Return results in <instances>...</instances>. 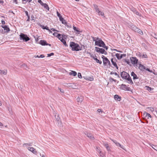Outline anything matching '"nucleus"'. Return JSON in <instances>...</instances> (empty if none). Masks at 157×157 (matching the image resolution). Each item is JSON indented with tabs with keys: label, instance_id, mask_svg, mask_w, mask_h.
<instances>
[{
	"label": "nucleus",
	"instance_id": "f257e3e1",
	"mask_svg": "<svg viewBox=\"0 0 157 157\" xmlns=\"http://www.w3.org/2000/svg\"><path fill=\"white\" fill-rule=\"evenodd\" d=\"M70 47L72 51H78L81 50L79 45L74 42H70Z\"/></svg>",
	"mask_w": 157,
	"mask_h": 157
},
{
	"label": "nucleus",
	"instance_id": "f03ea898",
	"mask_svg": "<svg viewBox=\"0 0 157 157\" xmlns=\"http://www.w3.org/2000/svg\"><path fill=\"white\" fill-rule=\"evenodd\" d=\"M19 36L20 40H22L25 42H27L30 39L26 34L22 33H20Z\"/></svg>",
	"mask_w": 157,
	"mask_h": 157
},
{
	"label": "nucleus",
	"instance_id": "7ed1b4c3",
	"mask_svg": "<svg viewBox=\"0 0 157 157\" xmlns=\"http://www.w3.org/2000/svg\"><path fill=\"white\" fill-rule=\"evenodd\" d=\"M53 114L58 124L59 125H61L62 122L59 115V114L57 115V114L55 112L53 113Z\"/></svg>",
	"mask_w": 157,
	"mask_h": 157
},
{
	"label": "nucleus",
	"instance_id": "20e7f679",
	"mask_svg": "<svg viewBox=\"0 0 157 157\" xmlns=\"http://www.w3.org/2000/svg\"><path fill=\"white\" fill-rule=\"evenodd\" d=\"M95 45L100 47H102L103 46H105V44L101 39H100L95 41Z\"/></svg>",
	"mask_w": 157,
	"mask_h": 157
},
{
	"label": "nucleus",
	"instance_id": "39448f33",
	"mask_svg": "<svg viewBox=\"0 0 157 157\" xmlns=\"http://www.w3.org/2000/svg\"><path fill=\"white\" fill-rule=\"evenodd\" d=\"M130 60L132 63L134 65V66H137V64L138 62V59L136 57H130Z\"/></svg>",
	"mask_w": 157,
	"mask_h": 157
},
{
	"label": "nucleus",
	"instance_id": "423d86ee",
	"mask_svg": "<svg viewBox=\"0 0 157 157\" xmlns=\"http://www.w3.org/2000/svg\"><path fill=\"white\" fill-rule=\"evenodd\" d=\"M95 50L97 52H99L101 54H104L105 55H107V52L105 51V49L102 48L95 47Z\"/></svg>",
	"mask_w": 157,
	"mask_h": 157
},
{
	"label": "nucleus",
	"instance_id": "0eeeda50",
	"mask_svg": "<svg viewBox=\"0 0 157 157\" xmlns=\"http://www.w3.org/2000/svg\"><path fill=\"white\" fill-rule=\"evenodd\" d=\"M120 75L122 78L124 79H125L127 78V77L129 74L125 71H123L121 72Z\"/></svg>",
	"mask_w": 157,
	"mask_h": 157
},
{
	"label": "nucleus",
	"instance_id": "6e6552de",
	"mask_svg": "<svg viewBox=\"0 0 157 157\" xmlns=\"http://www.w3.org/2000/svg\"><path fill=\"white\" fill-rule=\"evenodd\" d=\"M39 44L42 46L49 45L51 46V44L48 43L46 41L44 40H41L40 41Z\"/></svg>",
	"mask_w": 157,
	"mask_h": 157
},
{
	"label": "nucleus",
	"instance_id": "1a4fd4ad",
	"mask_svg": "<svg viewBox=\"0 0 157 157\" xmlns=\"http://www.w3.org/2000/svg\"><path fill=\"white\" fill-rule=\"evenodd\" d=\"M120 89L123 90H126L127 91L130 90V88L129 87H127L126 85L124 84H121L120 87Z\"/></svg>",
	"mask_w": 157,
	"mask_h": 157
},
{
	"label": "nucleus",
	"instance_id": "9d476101",
	"mask_svg": "<svg viewBox=\"0 0 157 157\" xmlns=\"http://www.w3.org/2000/svg\"><path fill=\"white\" fill-rule=\"evenodd\" d=\"M85 135H86L88 137H89L92 140H94V137L91 133H88L86 132H85Z\"/></svg>",
	"mask_w": 157,
	"mask_h": 157
},
{
	"label": "nucleus",
	"instance_id": "9b49d317",
	"mask_svg": "<svg viewBox=\"0 0 157 157\" xmlns=\"http://www.w3.org/2000/svg\"><path fill=\"white\" fill-rule=\"evenodd\" d=\"M66 38L65 37V35H62V38L61 39V41L62 42L63 44L66 46V47H68V45L66 43V40L63 39Z\"/></svg>",
	"mask_w": 157,
	"mask_h": 157
},
{
	"label": "nucleus",
	"instance_id": "f8f14e48",
	"mask_svg": "<svg viewBox=\"0 0 157 157\" xmlns=\"http://www.w3.org/2000/svg\"><path fill=\"white\" fill-rule=\"evenodd\" d=\"M1 27L4 29L5 32L8 33L10 31V29L7 25H1Z\"/></svg>",
	"mask_w": 157,
	"mask_h": 157
},
{
	"label": "nucleus",
	"instance_id": "ddd939ff",
	"mask_svg": "<svg viewBox=\"0 0 157 157\" xmlns=\"http://www.w3.org/2000/svg\"><path fill=\"white\" fill-rule=\"evenodd\" d=\"M28 149L29 150L35 154H36L37 153L36 149L33 147H29L28 148Z\"/></svg>",
	"mask_w": 157,
	"mask_h": 157
},
{
	"label": "nucleus",
	"instance_id": "4468645a",
	"mask_svg": "<svg viewBox=\"0 0 157 157\" xmlns=\"http://www.w3.org/2000/svg\"><path fill=\"white\" fill-rule=\"evenodd\" d=\"M131 75L133 77V80L139 78V77L137 76L136 75L133 71H132L131 72Z\"/></svg>",
	"mask_w": 157,
	"mask_h": 157
},
{
	"label": "nucleus",
	"instance_id": "2eb2a0df",
	"mask_svg": "<svg viewBox=\"0 0 157 157\" xmlns=\"http://www.w3.org/2000/svg\"><path fill=\"white\" fill-rule=\"evenodd\" d=\"M125 79L127 80L129 82H128V83L131 84H133V82H132L131 78L129 75L128 76H127V78Z\"/></svg>",
	"mask_w": 157,
	"mask_h": 157
},
{
	"label": "nucleus",
	"instance_id": "dca6fc26",
	"mask_svg": "<svg viewBox=\"0 0 157 157\" xmlns=\"http://www.w3.org/2000/svg\"><path fill=\"white\" fill-rule=\"evenodd\" d=\"M139 68L141 71H144L145 69V67L141 64H140L139 66Z\"/></svg>",
	"mask_w": 157,
	"mask_h": 157
},
{
	"label": "nucleus",
	"instance_id": "f3484780",
	"mask_svg": "<svg viewBox=\"0 0 157 157\" xmlns=\"http://www.w3.org/2000/svg\"><path fill=\"white\" fill-rule=\"evenodd\" d=\"M40 26L44 29H46L50 33H52V31H51V30L49 29L48 27L47 26H44L43 25H40Z\"/></svg>",
	"mask_w": 157,
	"mask_h": 157
},
{
	"label": "nucleus",
	"instance_id": "a211bd4d",
	"mask_svg": "<svg viewBox=\"0 0 157 157\" xmlns=\"http://www.w3.org/2000/svg\"><path fill=\"white\" fill-rule=\"evenodd\" d=\"M109 61L107 57H105L104 60H103V63L104 66H106L107 64L109 62Z\"/></svg>",
	"mask_w": 157,
	"mask_h": 157
},
{
	"label": "nucleus",
	"instance_id": "6ab92c4d",
	"mask_svg": "<svg viewBox=\"0 0 157 157\" xmlns=\"http://www.w3.org/2000/svg\"><path fill=\"white\" fill-rule=\"evenodd\" d=\"M94 59V60H96V62L97 63H98L100 64H101L102 63V61H100L98 59L97 57L96 56V55H95V57Z\"/></svg>",
	"mask_w": 157,
	"mask_h": 157
},
{
	"label": "nucleus",
	"instance_id": "aec40b11",
	"mask_svg": "<svg viewBox=\"0 0 157 157\" xmlns=\"http://www.w3.org/2000/svg\"><path fill=\"white\" fill-rule=\"evenodd\" d=\"M114 98L115 100H117L118 101H120L121 100V97L120 96H119L118 95H115L114 96Z\"/></svg>",
	"mask_w": 157,
	"mask_h": 157
},
{
	"label": "nucleus",
	"instance_id": "412c9836",
	"mask_svg": "<svg viewBox=\"0 0 157 157\" xmlns=\"http://www.w3.org/2000/svg\"><path fill=\"white\" fill-rule=\"evenodd\" d=\"M143 116L145 117H148L147 118V119L149 117H151V116L149 113H147L146 112H145L144 113Z\"/></svg>",
	"mask_w": 157,
	"mask_h": 157
},
{
	"label": "nucleus",
	"instance_id": "4be33fe9",
	"mask_svg": "<svg viewBox=\"0 0 157 157\" xmlns=\"http://www.w3.org/2000/svg\"><path fill=\"white\" fill-rule=\"evenodd\" d=\"M77 101L78 102H82V100H83V97L81 96H78V98H77Z\"/></svg>",
	"mask_w": 157,
	"mask_h": 157
},
{
	"label": "nucleus",
	"instance_id": "5701e85b",
	"mask_svg": "<svg viewBox=\"0 0 157 157\" xmlns=\"http://www.w3.org/2000/svg\"><path fill=\"white\" fill-rule=\"evenodd\" d=\"M131 29L134 31L135 32H136V29H137V27L136 26L134 25H132L130 26Z\"/></svg>",
	"mask_w": 157,
	"mask_h": 157
},
{
	"label": "nucleus",
	"instance_id": "b1692460",
	"mask_svg": "<svg viewBox=\"0 0 157 157\" xmlns=\"http://www.w3.org/2000/svg\"><path fill=\"white\" fill-rule=\"evenodd\" d=\"M7 73V70H0V74L2 75H6Z\"/></svg>",
	"mask_w": 157,
	"mask_h": 157
},
{
	"label": "nucleus",
	"instance_id": "393cba45",
	"mask_svg": "<svg viewBox=\"0 0 157 157\" xmlns=\"http://www.w3.org/2000/svg\"><path fill=\"white\" fill-rule=\"evenodd\" d=\"M83 78H84L85 79L91 81H93L94 80V78L93 77H83Z\"/></svg>",
	"mask_w": 157,
	"mask_h": 157
},
{
	"label": "nucleus",
	"instance_id": "a878e982",
	"mask_svg": "<svg viewBox=\"0 0 157 157\" xmlns=\"http://www.w3.org/2000/svg\"><path fill=\"white\" fill-rule=\"evenodd\" d=\"M69 74L71 75L75 76L77 75V72L75 71H72L70 72Z\"/></svg>",
	"mask_w": 157,
	"mask_h": 157
},
{
	"label": "nucleus",
	"instance_id": "bb28decb",
	"mask_svg": "<svg viewBox=\"0 0 157 157\" xmlns=\"http://www.w3.org/2000/svg\"><path fill=\"white\" fill-rule=\"evenodd\" d=\"M73 29L74 30H75V31L76 32V33L78 34H79V33H80V31L78 30L77 29V28L76 27L73 26Z\"/></svg>",
	"mask_w": 157,
	"mask_h": 157
},
{
	"label": "nucleus",
	"instance_id": "cd10ccee",
	"mask_svg": "<svg viewBox=\"0 0 157 157\" xmlns=\"http://www.w3.org/2000/svg\"><path fill=\"white\" fill-rule=\"evenodd\" d=\"M135 32H137L141 35H143V34L142 31L138 28H137V29H136Z\"/></svg>",
	"mask_w": 157,
	"mask_h": 157
},
{
	"label": "nucleus",
	"instance_id": "c85d7f7f",
	"mask_svg": "<svg viewBox=\"0 0 157 157\" xmlns=\"http://www.w3.org/2000/svg\"><path fill=\"white\" fill-rule=\"evenodd\" d=\"M42 6H43L45 9H46L48 10H49V8L48 7V5L44 3Z\"/></svg>",
	"mask_w": 157,
	"mask_h": 157
},
{
	"label": "nucleus",
	"instance_id": "c756f323",
	"mask_svg": "<svg viewBox=\"0 0 157 157\" xmlns=\"http://www.w3.org/2000/svg\"><path fill=\"white\" fill-rule=\"evenodd\" d=\"M130 9L134 13L135 11H136V9L133 7L132 6H131V7H129Z\"/></svg>",
	"mask_w": 157,
	"mask_h": 157
},
{
	"label": "nucleus",
	"instance_id": "7c9ffc66",
	"mask_svg": "<svg viewBox=\"0 0 157 157\" xmlns=\"http://www.w3.org/2000/svg\"><path fill=\"white\" fill-rule=\"evenodd\" d=\"M61 35L62 36V35L58 33L57 34V35H56V37L61 40L62 38V36H61Z\"/></svg>",
	"mask_w": 157,
	"mask_h": 157
},
{
	"label": "nucleus",
	"instance_id": "2f4dec72",
	"mask_svg": "<svg viewBox=\"0 0 157 157\" xmlns=\"http://www.w3.org/2000/svg\"><path fill=\"white\" fill-rule=\"evenodd\" d=\"M115 144H116V145L117 146H119L122 149H124L123 146L121 145V144L118 142H117V143H116Z\"/></svg>",
	"mask_w": 157,
	"mask_h": 157
},
{
	"label": "nucleus",
	"instance_id": "473e14b6",
	"mask_svg": "<svg viewBox=\"0 0 157 157\" xmlns=\"http://www.w3.org/2000/svg\"><path fill=\"white\" fill-rule=\"evenodd\" d=\"M140 56L143 58H147V56L146 54H143V55H140Z\"/></svg>",
	"mask_w": 157,
	"mask_h": 157
},
{
	"label": "nucleus",
	"instance_id": "72a5a7b5",
	"mask_svg": "<svg viewBox=\"0 0 157 157\" xmlns=\"http://www.w3.org/2000/svg\"><path fill=\"white\" fill-rule=\"evenodd\" d=\"M104 146L106 147V148L107 150L108 151H109L110 150V148L109 147L108 145V144H105Z\"/></svg>",
	"mask_w": 157,
	"mask_h": 157
},
{
	"label": "nucleus",
	"instance_id": "f704fd0d",
	"mask_svg": "<svg viewBox=\"0 0 157 157\" xmlns=\"http://www.w3.org/2000/svg\"><path fill=\"white\" fill-rule=\"evenodd\" d=\"M32 0H22L23 2L22 3L23 4H25L27 2H30Z\"/></svg>",
	"mask_w": 157,
	"mask_h": 157
},
{
	"label": "nucleus",
	"instance_id": "c9c22d12",
	"mask_svg": "<svg viewBox=\"0 0 157 157\" xmlns=\"http://www.w3.org/2000/svg\"><path fill=\"white\" fill-rule=\"evenodd\" d=\"M146 87L147 88V89L149 91H151L153 89V88H152L151 87L148 86H146Z\"/></svg>",
	"mask_w": 157,
	"mask_h": 157
},
{
	"label": "nucleus",
	"instance_id": "e433bc0d",
	"mask_svg": "<svg viewBox=\"0 0 157 157\" xmlns=\"http://www.w3.org/2000/svg\"><path fill=\"white\" fill-rule=\"evenodd\" d=\"M109 80L110 82H112L113 81H114L115 82H116V80L114 79L113 78H112V77H110L109 78Z\"/></svg>",
	"mask_w": 157,
	"mask_h": 157
},
{
	"label": "nucleus",
	"instance_id": "4c0bfd02",
	"mask_svg": "<svg viewBox=\"0 0 157 157\" xmlns=\"http://www.w3.org/2000/svg\"><path fill=\"white\" fill-rule=\"evenodd\" d=\"M115 56L117 57V58L118 59H120V54L119 53H116L115 55Z\"/></svg>",
	"mask_w": 157,
	"mask_h": 157
},
{
	"label": "nucleus",
	"instance_id": "58836bf2",
	"mask_svg": "<svg viewBox=\"0 0 157 157\" xmlns=\"http://www.w3.org/2000/svg\"><path fill=\"white\" fill-rule=\"evenodd\" d=\"M59 18L60 19V20L61 21L62 23L64 24V22L63 21H65L64 20L63 18L62 17V16L60 17H59Z\"/></svg>",
	"mask_w": 157,
	"mask_h": 157
},
{
	"label": "nucleus",
	"instance_id": "ea45409f",
	"mask_svg": "<svg viewBox=\"0 0 157 157\" xmlns=\"http://www.w3.org/2000/svg\"><path fill=\"white\" fill-rule=\"evenodd\" d=\"M98 14L99 15H100L102 16H103V17H105L104 13L101 11L98 13Z\"/></svg>",
	"mask_w": 157,
	"mask_h": 157
},
{
	"label": "nucleus",
	"instance_id": "a19ab883",
	"mask_svg": "<svg viewBox=\"0 0 157 157\" xmlns=\"http://www.w3.org/2000/svg\"><path fill=\"white\" fill-rule=\"evenodd\" d=\"M126 56V54H121L120 56V59H121V58H122L123 57H125Z\"/></svg>",
	"mask_w": 157,
	"mask_h": 157
},
{
	"label": "nucleus",
	"instance_id": "79ce46f5",
	"mask_svg": "<svg viewBox=\"0 0 157 157\" xmlns=\"http://www.w3.org/2000/svg\"><path fill=\"white\" fill-rule=\"evenodd\" d=\"M78 77L80 78H82V77L80 73H78Z\"/></svg>",
	"mask_w": 157,
	"mask_h": 157
},
{
	"label": "nucleus",
	"instance_id": "37998d69",
	"mask_svg": "<svg viewBox=\"0 0 157 157\" xmlns=\"http://www.w3.org/2000/svg\"><path fill=\"white\" fill-rule=\"evenodd\" d=\"M96 149H97V150L98 151V152L99 154H100L101 152V151L99 149L100 148L99 147H96Z\"/></svg>",
	"mask_w": 157,
	"mask_h": 157
},
{
	"label": "nucleus",
	"instance_id": "c03bdc74",
	"mask_svg": "<svg viewBox=\"0 0 157 157\" xmlns=\"http://www.w3.org/2000/svg\"><path fill=\"white\" fill-rule=\"evenodd\" d=\"M81 44V46H80V48L81 49V50H82V49H85V46H84L82 44Z\"/></svg>",
	"mask_w": 157,
	"mask_h": 157
},
{
	"label": "nucleus",
	"instance_id": "a18cd8bd",
	"mask_svg": "<svg viewBox=\"0 0 157 157\" xmlns=\"http://www.w3.org/2000/svg\"><path fill=\"white\" fill-rule=\"evenodd\" d=\"M27 145H29V146H31L32 145H31V143H29V144H28V143H25V144H23V146H27Z\"/></svg>",
	"mask_w": 157,
	"mask_h": 157
},
{
	"label": "nucleus",
	"instance_id": "49530a36",
	"mask_svg": "<svg viewBox=\"0 0 157 157\" xmlns=\"http://www.w3.org/2000/svg\"><path fill=\"white\" fill-rule=\"evenodd\" d=\"M54 55V53H51L49 54H47L48 57H50L52 56H53Z\"/></svg>",
	"mask_w": 157,
	"mask_h": 157
},
{
	"label": "nucleus",
	"instance_id": "de8ad7c7",
	"mask_svg": "<svg viewBox=\"0 0 157 157\" xmlns=\"http://www.w3.org/2000/svg\"><path fill=\"white\" fill-rule=\"evenodd\" d=\"M145 70H146V71H148L152 73V70H150V69H149L148 68H146L145 67Z\"/></svg>",
	"mask_w": 157,
	"mask_h": 157
},
{
	"label": "nucleus",
	"instance_id": "09e8293b",
	"mask_svg": "<svg viewBox=\"0 0 157 157\" xmlns=\"http://www.w3.org/2000/svg\"><path fill=\"white\" fill-rule=\"evenodd\" d=\"M134 13L136 14L137 15H138L139 16H140V14H139V13L137 10H136V11H135Z\"/></svg>",
	"mask_w": 157,
	"mask_h": 157
},
{
	"label": "nucleus",
	"instance_id": "8fccbe9b",
	"mask_svg": "<svg viewBox=\"0 0 157 157\" xmlns=\"http://www.w3.org/2000/svg\"><path fill=\"white\" fill-rule=\"evenodd\" d=\"M147 109H150L152 112H153L154 111V109L152 108H151V107H148L147 108Z\"/></svg>",
	"mask_w": 157,
	"mask_h": 157
},
{
	"label": "nucleus",
	"instance_id": "3c124183",
	"mask_svg": "<svg viewBox=\"0 0 157 157\" xmlns=\"http://www.w3.org/2000/svg\"><path fill=\"white\" fill-rule=\"evenodd\" d=\"M38 2L40 3L41 5H43V4H44L42 2L41 0H38Z\"/></svg>",
	"mask_w": 157,
	"mask_h": 157
},
{
	"label": "nucleus",
	"instance_id": "603ef678",
	"mask_svg": "<svg viewBox=\"0 0 157 157\" xmlns=\"http://www.w3.org/2000/svg\"><path fill=\"white\" fill-rule=\"evenodd\" d=\"M102 47L105 48L106 50H107L108 48V47L106 46L105 44V46H103V47Z\"/></svg>",
	"mask_w": 157,
	"mask_h": 157
},
{
	"label": "nucleus",
	"instance_id": "864d4df0",
	"mask_svg": "<svg viewBox=\"0 0 157 157\" xmlns=\"http://www.w3.org/2000/svg\"><path fill=\"white\" fill-rule=\"evenodd\" d=\"M31 20L32 21L34 20V19L35 17H34V16L33 15H32L31 16Z\"/></svg>",
	"mask_w": 157,
	"mask_h": 157
},
{
	"label": "nucleus",
	"instance_id": "5fc2aeb1",
	"mask_svg": "<svg viewBox=\"0 0 157 157\" xmlns=\"http://www.w3.org/2000/svg\"><path fill=\"white\" fill-rule=\"evenodd\" d=\"M97 111L98 112V113H100V112L102 113V112H103V111H102L101 109H98L97 110Z\"/></svg>",
	"mask_w": 157,
	"mask_h": 157
},
{
	"label": "nucleus",
	"instance_id": "6e6d98bb",
	"mask_svg": "<svg viewBox=\"0 0 157 157\" xmlns=\"http://www.w3.org/2000/svg\"><path fill=\"white\" fill-rule=\"evenodd\" d=\"M59 89L60 92L61 93H64V91L63 90V89H62L60 88H59Z\"/></svg>",
	"mask_w": 157,
	"mask_h": 157
},
{
	"label": "nucleus",
	"instance_id": "4d7b16f0",
	"mask_svg": "<svg viewBox=\"0 0 157 157\" xmlns=\"http://www.w3.org/2000/svg\"><path fill=\"white\" fill-rule=\"evenodd\" d=\"M57 16L59 17H61V14L59 13L57 11Z\"/></svg>",
	"mask_w": 157,
	"mask_h": 157
},
{
	"label": "nucleus",
	"instance_id": "13d9d810",
	"mask_svg": "<svg viewBox=\"0 0 157 157\" xmlns=\"http://www.w3.org/2000/svg\"><path fill=\"white\" fill-rule=\"evenodd\" d=\"M125 62H126L127 64H129L130 62H129V60L128 59H125Z\"/></svg>",
	"mask_w": 157,
	"mask_h": 157
},
{
	"label": "nucleus",
	"instance_id": "bf43d9fd",
	"mask_svg": "<svg viewBox=\"0 0 157 157\" xmlns=\"http://www.w3.org/2000/svg\"><path fill=\"white\" fill-rule=\"evenodd\" d=\"M112 63L114 66H116L117 63L115 61H114L113 62H112Z\"/></svg>",
	"mask_w": 157,
	"mask_h": 157
},
{
	"label": "nucleus",
	"instance_id": "052dcab7",
	"mask_svg": "<svg viewBox=\"0 0 157 157\" xmlns=\"http://www.w3.org/2000/svg\"><path fill=\"white\" fill-rule=\"evenodd\" d=\"M39 57H40V58H43L44 57V56L43 54L39 56Z\"/></svg>",
	"mask_w": 157,
	"mask_h": 157
},
{
	"label": "nucleus",
	"instance_id": "680f3d73",
	"mask_svg": "<svg viewBox=\"0 0 157 157\" xmlns=\"http://www.w3.org/2000/svg\"><path fill=\"white\" fill-rule=\"evenodd\" d=\"M3 125L2 123L0 122V128H2L3 126Z\"/></svg>",
	"mask_w": 157,
	"mask_h": 157
},
{
	"label": "nucleus",
	"instance_id": "e2e57ef3",
	"mask_svg": "<svg viewBox=\"0 0 157 157\" xmlns=\"http://www.w3.org/2000/svg\"><path fill=\"white\" fill-rule=\"evenodd\" d=\"M25 13L26 14V15L27 16L29 15V14H28V12L27 11H25Z\"/></svg>",
	"mask_w": 157,
	"mask_h": 157
},
{
	"label": "nucleus",
	"instance_id": "0e129e2a",
	"mask_svg": "<svg viewBox=\"0 0 157 157\" xmlns=\"http://www.w3.org/2000/svg\"><path fill=\"white\" fill-rule=\"evenodd\" d=\"M51 30H52L53 31H56V32H59L58 30H57L56 29H55L54 28H52V29H51Z\"/></svg>",
	"mask_w": 157,
	"mask_h": 157
},
{
	"label": "nucleus",
	"instance_id": "69168bd1",
	"mask_svg": "<svg viewBox=\"0 0 157 157\" xmlns=\"http://www.w3.org/2000/svg\"><path fill=\"white\" fill-rule=\"evenodd\" d=\"M1 22H2V23L3 25H4V24H5V21L4 20H2V21H1Z\"/></svg>",
	"mask_w": 157,
	"mask_h": 157
},
{
	"label": "nucleus",
	"instance_id": "338daca9",
	"mask_svg": "<svg viewBox=\"0 0 157 157\" xmlns=\"http://www.w3.org/2000/svg\"><path fill=\"white\" fill-rule=\"evenodd\" d=\"M94 8L96 10H97V9H98V6H97V5H94Z\"/></svg>",
	"mask_w": 157,
	"mask_h": 157
},
{
	"label": "nucleus",
	"instance_id": "774afa93",
	"mask_svg": "<svg viewBox=\"0 0 157 157\" xmlns=\"http://www.w3.org/2000/svg\"><path fill=\"white\" fill-rule=\"evenodd\" d=\"M90 55V57H91L93 58V59L95 57V55H94L93 54H91V55Z\"/></svg>",
	"mask_w": 157,
	"mask_h": 157
}]
</instances>
